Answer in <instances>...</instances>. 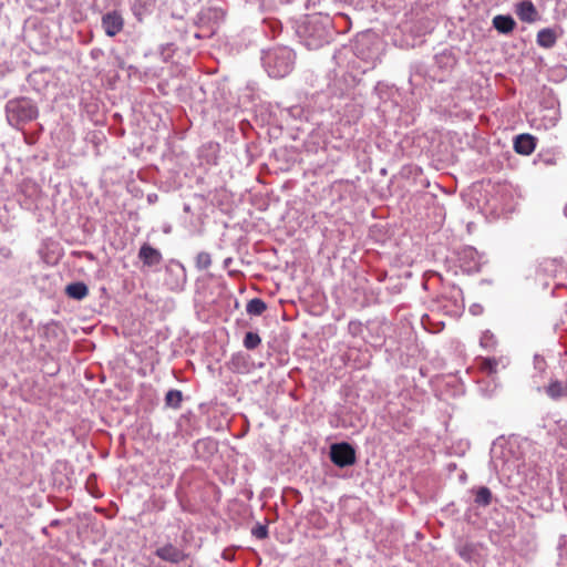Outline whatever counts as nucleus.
Instances as JSON below:
<instances>
[{
  "instance_id": "obj_1",
  "label": "nucleus",
  "mask_w": 567,
  "mask_h": 567,
  "mask_svg": "<svg viewBox=\"0 0 567 567\" xmlns=\"http://www.w3.org/2000/svg\"><path fill=\"white\" fill-rule=\"evenodd\" d=\"M297 34L300 42L309 50H318L330 43L334 30L328 16L311 14L298 25Z\"/></svg>"
},
{
  "instance_id": "obj_2",
  "label": "nucleus",
  "mask_w": 567,
  "mask_h": 567,
  "mask_svg": "<svg viewBox=\"0 0 567 567\" xmlns=\"http://www.w3.org/2000/svg\"><path fill=\"white\" fill-rule=\"evenodd\" d=\"M261 63L270 78L282 79L293 70L296 53L287 45H274L261 51Z\"/></svg>"
},
{
  "instance_id": "obj_3",
  "label": "nucleus",
  "mask_w": 567,
  "mask_h": 567,
  "mask_svg": "<svg viewBox=\"0 0 567 567\" xmlns=\"http://www.w3.org/2000/svg\"><path fill=\"white\" fill-rule=\"evenodd\" d=\"M6 117L10 126L21 130L27 123L32 122L39 115L37 104L29 97L11 99L4 106Z\"/></svg>"
},
{
  "instance_id": "obj_4",
  "label": "nucleus",
  "mask_w": 567,
  "mask_h": 567,
  "mask_svg": "<svg viewBox=\"0 0 567 567\" xmlns=\"http://www.w3.org/2000/svg\"><path fill=\"white\" fill-rule=\"evenodd\" d=\"M329 457L338 467H348L357 462L355 449L348 442H339L330 445Z\"/></svg>"
},
{
  "instance_id": "obj_5",
  "label": "nucleus",
  "mask_w": 567,
  "mask_h": 567,
  "mask_svg": "<svg viewBox=\"0 0 567 567\" xmlns=\"http://www.w3.org/2000/svg\"><path fill=\"white\" fill-rule=\"evenodd\" d=\"M187 281L184 266L176 260H171L165 268L164 284L173 291H181Z\"/></svg>"
},
{
  "instance_id": "obj_6",
  "label": "nucleus",
  "mask_w": 567,
  "mask_h": 567,
  "mask_svg": "<svg viewBox=\"0 0 567 567\" xmlns=\"http://www.w3.org/2000/svg\"><path fill=\"white\" fill-rule=\"evenodd\" d=\"M441 308L450 316H457L464 309L463 291L460 287L452 286L449 292L443 293L439 300Z\"/></svg>"
},
{
  "instance_id": "obj_7",
  "label": "nucleus",
  "mask_w": 567,
  "mask_h": 567,
  "mask_svg": "<svg viewBox=\"0 0 567 567\" xmlns=\"http://www.w3.org/2000/svg\"><path fill=\"white\" fill-rule=\"evenodd\" d=\"M154 555L161 560L178 565L189 558L190 554L187 553L183 547L176 546L171 542H167L158 546Z\"/></svg>"
},
{
  "instance_id": "obj_8",
  "label": "nucleus",
  "mask_w": 567,
  "mask_h": 567,
  "mask_svg": "<svg viewBox=\"0 0 567 567\" xmlns=\"http://www.w3.org/2000/svg\"><path fill=\"white\" fill-rule=\"evenodd\" d=\"M460 267L466 274H475L481 270V256L473 247H465L458 254Z\"/></svg>"
},
{
  "instance_id": "obj_9",
  "label": "nucleus",
  "mask_w": 567,
  "mask_h": 567,
  "mask_svg": "<svg viewBox=\"0 0 567 567\" xmlns=\"http://www.w3.org/2000/svg\"><path fill=\"white\" fill-rule=\"evenodd\" d=\"M124 27L122 14L116 11H110L102 16V28L107 37H115Z\"/></svg>"
},
{
  "instance_id": "obj_10",
  "label": "nucleus",
  "mask_w": 567,
  "mask_h": 567,
  "mask_svg": "<svg viewBox=\"0 0 567 567\" xmlns=\"http://www.w3.org/2000/svg\"><path fill=\"white\" fill-rule=\"evenodd\" d=\"M138 258L146 267L157 266L163 260L162 252L147 243L141 246L138 250Z\"/></svg>"
},
{
  "instance_id": "obj_11",
  "label": "nucleus",
  "mask_w": 567,
  "mask_h": 567,
  "mask_svg": "<svg viewBox=\"0 0 567 567\" xmlns=\"http://www.w3.org/2000/svg\"><path fill=\"white\" fill-rule=\"evenodd\" d=\"M536 137L528 133L519 134L514 140V151L520 155H530L536 148Z\"/></svg>"
},
{
  "instance_id": "obj_12",
  "label": "nucleus",
  "mask_w": 567,
  "mask_h": 567,
  "mask_svg": "<svg viewBox=\"0 0 567 567\" xmlns=\"http://www.w3.org/2000/svg\"><path fill=\"white\" fill-rule=\"evenodd\" d=\"M156 7V0H133L131 4L132 12L138 21H143L150 16Z\"/></svg>"
},
{
  "instance_id": "obj_13",
  "label": "nucleus",
  "mask_w": 567,
  "mask_h": 567,
  "mask_svg": "<svg viewBox=\"0 0 567 567\" xmlns=\"http://www.w3.org/2000/svg\"><path fill=\"white\" fill-rule=\"evenodd\" d=\"M516 14L523 22H535L538 19V11L532 1H522L516 6Z\"/></svg>"
},
{
  "instance_id": "obj_14",
  "label": "nucleus",
  "mask_w": 567,
  "mask_h": 567,
  "mask_svg": "<svg viewBox=\"0 0 567 567\" xmlns=\"http://www.w3.org/2000/svg\"><path fill=\"white\" fill-rule=\"evenodd\" d=\"M474 495V504L478 507H487L492 504L493 494L486 486H477L471 489Z\"/></svg>"
},
{
  "instance_id": "obj_15",
  "label": "nucleus",
  "mask_w": 567,
  "mask_h": 567,
  "mask_svg": "<svg viewBox=\"0 0 567 567\" xmlns=\"http://www.w3.org/2000/svg\"><path fill=\"white\" fill-rule=\"evenodd\" d=\"M516 25L511 16L498 14L493 18V27L502 34L511 33Z\"/></svg>"
},
{
  "instance_id": "obj_16",
  "label": "nucleus",
  "mask_w": 567,
  "mask_h": 567,
  "mask_svg": "<svg viewBox=\"0 0 567 567\" xmlns=\"http://www.w3.org/2000/svg\"><path fill=\"white\" fill-rule=\"evenodd\" d=\"M545 393L554 401L567 398V384L559 380H551L545 388Z\"/></svg>"
},
{
  "instance_id": "obj_17",
  "label": "nucleus",
  "mask_w": 567,
  "mask_h": 567,
  "mask_svg": "<svg viewBox=\"0 0 567 567\" xmlns=\"http://www.w3.org/2000/svg\"><path fill=\"white\" fill-rule=\"evenodd\" d=\"M559 159V152L556 150H542L535 157L534 163L540 166L556 165Z\"/></svg>"
},
{
  "instance_id": "obj_18",
  "label": "nucleus",
  "mask_w": 567,
  "mask_h": 567,
  "mask_svg": "<svg viewBox=\"0 0 567 567\" xmlns=\"http://www.w3.org/2000/svg\"><path fill=\"white\" fill-rule=\"evenodd\" d=\"M65 293L74 300H82L89 295V288L84 282L75 281L66 286Z\"/></svg>"
},
{
  "instance_id": "obj_19",
  "label": "nucleus",
  "mask_w": 567,
  "mask_h": 567,
  "mask_svg": "<svg viewBox=\"0 0 567 567\" xmlns=\"http://www.w3.org/2000/svg\"><path fill=\"white\" fill-rule=\"evenodd\" d=\"M218 144L208 143L199 150V158L208 165H216L218 159Z\"/></svg>"
},
{
  "instance_id": "obj_20",
  "label": "nucleus",
  "mask_w": 567,
  "mask_h": 567,
  "mask_svg": "<svg viewBox=\"0 0 567 567\" xmlns=\"http://www.w3.org/2000/svg\"><path fill=\"white\" fill-rule=\"evenodd\" d=\"M556 40H557V38H556L555 31L549 28L542 29L537 33L536 41H537V44L542 48H545V49L553 48L556 43Z\"/></svg>"
},
{
  "instance_id": "obj_21",
  "label": "nucleus",
  "mask_w": 567,
  "mask_h": 567,
  "mask_svg": "<svg viewBox=\"0 0 567 567\" xmlns=\"http://www.w3.org/2000/svg\"><path fill=\"white\" fill-rule=\"evenodd\" d=\"M559 262L556 259H544L537 266V274L544 275L548 277H555L557 271L559 270Z\"/></svg>"
},
{
  "instance_id": "obj_22",
  "label": "nucleus",
  "mask_w": 567,
  "mask_h": 567,
  "mask_svg": "<svg viewBox=\"0 0 567 567\" xmlns=\"http://www.w3.org/2000/svg\"><path fill=\"white\" fill-rule=\"evenodd\" d=\"M183 392L177 389H171L165 394V406L174 410H178L182 406L183 402Z\"/></svg>"
},
{
  "instance_id": "obj_23",
  "label": "nucleus",
  "mask_w": 567,
  "mask_h": 567,
  "mask_svg": "<svg viewBox=\"0 0 567 567\" xmlns=\"http://www.w3.org/2000/svg\"><path fill=\"white\" fill-rule=\"evenodd\" d=\"M435 63L439 68L447 70L455 65L456 59L451 51L445 50L435 55Z\"/></svg>"
},
{
  "instance_id": "obj_24",
  "label": "nucleus",
  "mask_w": 567,
  "mask_h": 567,
  "mask_svg": "<svg viewBox=\"0 0 567 567\" xmlns=\"http://www.w3.org/2000/svg\"><path fill=\"white\" fill-rule=\"evenodd\" d=\"M267 309V303L260 298H254L248 301L246 311L250 316H261Z\"/></svg>"
},
{
  "instance_id": "obj_25",
  "label": "nucleus",
  "mask_w": 567,
  "mask_h": 567,
  "mask_svg": "<svg viewBox=\"0 0 567 567\" xmlns=\"http://www.w3.org/2000/svg\"><path fill=\"white\" fill-rule=\"evenodd\" d=\"M341 82L344 83V89L340 87L339 94L344 95L349 89H352L358 84L359 80L351 73H344L340 79L336 81L334 85H338Z\"/></svg>"
},
{
  "instance_id": "obj_26",
  "label": "nucleus",
  "mask_w": 567,
  "mask_h": 567,
  "mask_svg": "<svg viewBox=\"0 0 567 567\" xmlns=\"http://www.w3.org/2000/svg\"><path fill=\"white\" fill-rule=\"evenodd\" d=\"M212 266V256L207 251H200L195 258V267L199 270H206Z\"/></svg>"
},
{
  "instance_id": "obj_27",
  "label": "nucleus",
  "mask_w": 567,
  "mask_h": 567,
  "mask_svg": "<svg viewBox=\"0 0 567 567\" xmlns=\"http://www.w3.org/2000/svg\"><path fill=\"white\" fill-rule=\"evenodd\" d=\"M457 554L465 561H471L475 554V546L472 543H464L457 547Z\"/></svg>"
},
{
  "instance_id": "obj_28",
  "label": "nucleus",
  "mask_w": 567,
  "mask_h": 567,
  "mask_svg": "<svg viewBox=\"0 0 567 567\" xmlns=\"http://www.w3.org/2000/svg\"><path fill=\"white\" fill-rule=\"evenodd\" d=\"M261 343V338L257 332L249 331L245 334L244 347L247 350H254Z\"/></svg>"
},
{
  "instance_id": "obj_29",
  "label": "nucleus",
  "mask_w": 567,
  "mask_h": 567,
  "mask_svg": "<svg viewBox=\"0 0 567 567\" xmlns=\"http://www.w3.org/2000/svg\"><path fill=\"white\" fill-rule=\"evenodd\" d=\"M498 360L495 358H485L482 361V370L487 374H494L497 371Z\"/></svg>"
},
{
  "instance_id": "obj_30",
  "label": "nucleus",
  "mask_w": 567,
  "mask_h": 567,
  "mask_svg": "<svg viewBox=\"0 0 567 567\" xmlns=\"http://www.w3.org/2000/svg\"><path fill=\"white\" fill-rule=\"evenodd\" d=\"M252 536H255L257 539H265L268 537V527L266 525L257 524L251 529Z\"/></svg>"
},
{
  "instance_id": "obj_31",
  "label": "nucleus",
  "mask_w": 567,
  "mask_h": 567,
  "mask_svg": "<svg viewBox=\"0 0 567 567\" xmlns=\"http://www.w3.org/2000/svg\"><path fill=\"white\" fill-rule=\"evenodd\" d=\"M496 344L494 334L488 331L485 332L481 338V346L484 348H493Z\"/></svg>"
},
{
  "instance_id": "obj_32",
  "label": "nucleus",
  "mask_w": 567,
  "mask_h": 567,
  "mask_svg": "<svg viewBox=\"0 0 567 567\" xmlns=\"http://www.w3.org/2000/svg\"><path fill=\"white\" fill-rule=\"evenodd\" d=\"M171 47H172V44L161 45V54H162L164 61H167L168 58L171 56V53H166V51H171Z\"/></svg>"
},
{
  "instance_id": "obj_33",
  "label": "nucleus",
  "mask_w": 567,
  "mask_h": 567,
  "mask_svg": "<svg viewBox=\"0 0 567 567\" xmlns=\"http://www.w3.org/2000/svg\"><path fill=\"white\" fill-rule=\"evenodd\" d=\"M154 507L157 509V511H163L165 508V502L162 501L161 498L154 501Z\"/></svg>"
},
{
  "instance_id": "obj_34",
  "label": "nucleus",
  "mask_w": 567,
  "mask_h": 567,
  "mask_svg": "<svg viewBox=\"0 0 567 567\" xmlns=\"http://www.w3.org/2000/svg\"><path fill=\"white\" fill-rule=\"evenodd\" d=\"M221 557H223L225 560H233L234 555H233L229 550L225 549V550L223 551V554H221Z\"/></svg>"
},
{
  "instance_id": "obj_35",
  "label": "nucleus",
  "mask_w": 567,
  "mask_h": 567,
  "mask_svg": "<svg viewBox=\"0 0 567 567\" xmlns=\"http://www.w3.org/2000/svg\"><path fill=\"white\" fill-rule=\"evenodd\" d=\"M157 198H158V196H157L156 194H154V193H153V194H148V195H147V202H148L150 204L155 203V202L157 200Z\"/></svg>"
},
{
  "instance_id": "obj_36",
  "label": "nucleus",
  "mask_w": 567,
  "mask_h": 567,
  "mask_svg": "<svg viewBox=\"0 0 567 567\" xmlns=\"http://www.w3.org/2000/svg\"><path fill=\"white\" fill-rule=\"evenodd\" d=\"M62 525V522L60 519H53L50 522L49 527H59Z\"/></svg>"
},
{
  "instance_id": "obj_37",
  "label": "nucleus",
  "mask_w": 567,
  "mask_h": 567,
  "mask_svg": "<svg viewBox=\"0 0 567 567\" xmlns=\"http://www.w3.org/2000/svg\"><path fill=\"white\" fill-rule=\"evenodd\" d=\"M230 262H231V258H227L224 260V266L228 267Z\"/></svg>"
},
{
  "instance_id": "obj_38",
  "label": "nucleus",
  "mask_w": 567,
  "mask_h": 567,
  "mask_svg": "<svg viewBox=\"0 0 567 567\" xmlns=\"http://www.w3.org/2000/svg\"><path fill=\"white\" fill-rule=\"evenodd\" d=\"M48 528H49V526H47V527H43V528H42V533H43L44 535H49Z\"/></svg>"
},
{
  "instance_id": "obj_39",
  "label": "nucleus",
  "mask_w": 567,
  "mask_h": 567,
  "mask_svg": "<svg viewBox=\"0 0 567 567\" xmlns=\"http://www.w3.org/2000/svg\"><path fill=\"white\" fill-rule=\"evenodd\" d=\"M202 444H207V442H204V441H198L197 442V445H202Z\"/></svg>"
},
{
  "instance_id": "obj_40",
  "label": "nucleus",
  "mask_w": 567,
  "mask_h": 567,
  "mask_svg": "<svg viewBox=\"0 0 567 567\" xmlns=\"http://www.w3.org/2000/svg\"><path fill=\"white\" fill-rule=\"evenodd\" d=\"M564 213H565V216H567V205L565 206Z\"/></svg>"
}]
</instances>
